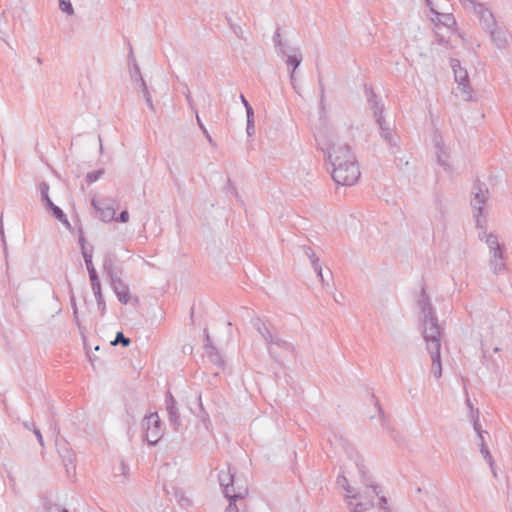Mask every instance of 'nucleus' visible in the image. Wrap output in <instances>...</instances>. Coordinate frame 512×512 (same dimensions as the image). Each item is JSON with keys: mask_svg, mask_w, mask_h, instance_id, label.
<instances>
[{"mask_svg": "<svg viewBox=\"0 0 512 512\" xmlns=\"http://www.w3.org/2000/svg\"><path fill=\"white\" fill-rule=\"evenodd\" d=\"M241 100L247 109V117L248 121H250V118L253 116L252 108L250 107V105L248 104L247 100L244 98L243 95H241Z\"/></svg>", "mask_w": 512, "mask_h": 512, "instance_id": "13", "label": "nucleus"}, {"mask_svg": "<svg viewBox=\"0 0 512 512\" xmlns=\"http://www.w3.org/2000/svg\"><path fill=\"white\" fill-rule=\"evenodd\" d=\"M86 263H87V268L89 270L91 282L97 281L98 277L96 275V271H95L94 267L92 266L91 262L86 261Z\"/></svg>", "mask_w": 512, "mask_h": 512, "instance_id": "11", "label": "nucleus"}, {"mask_svg": "<svg viewBox=\"0 0 512 512\" xmlns=\"http://www.w3.org/2000/svg\"><path fill=\"white\" fill-rule=\"evenodd\" d=\"M487 242L490 244L491 248L494 250V255L497 256V252L499 250L498 243L495 238L489 236Z\"/></svg>", "mask_w": 512, "mask_h": 512, "instance_id": "12", "label": "nucleus"}, {"mask_svg": "<svg viewBox=\"0 0 512 512\" xmlns=\"http://www.w3.org/2000/svg\"><path fill=\"white\" fill-rule=\"evenodd\" d=\"M98 209H99L100 215L104 221H110V220L114 219V215H115L114 210H112L110 208H107V209L98 208Z\"/></svg>", "mask_w": 512, "mask_h": 512, "instance_id": "6", "label": "nucleus"}, {"mask_svg": "<svg viewBox=\"0 0 512 512\" xmlns=\"http://www.w3.org/2000/svg\"><path fill=\"white\" fill-rule=\"evenodd\" d=\"M121 222L125 223L129 220V213L127 211H123L121 214H120V219H119Z\"/></svg>", "mask_w": 512, "mask_h": 512, "instance_id": "16", "label": "nucleus"}, {"mask_svg": "<svg viewBox=\"0 0 512 512\" xmlns=\"http://www.w3.org/2000/svg\"><path fill=\"white\" fill-rule=\"evenodd\" d=\"M226 512H238V508L235 504L230 503L229 507L227 508Z\"/></svg>", "mask_w": 512, "mask_h": 512, "instance_id": "17", "label": "nucleus"}, {"mask_svg": "<svg viewBox=\"0 0 512 512\" xmlns=\"http://www.w3.org/2000/svg\"><path fill=\"white\" fill-rule=\"evenodd\" d=\"M299 60L296 57H289L288 58V64L293 66V69H295L299 65Z\"/></svg>", "mask_w": 512, "mask_h": 512, "instance_id": "15", "label": "nucleus"}, {"mask_svg": "<svg viewBox=\"0 0 512 512\" xmlns=\"http://www.w3.org/2000/svg\"><path fill=\"white\" fill-rule=\"evenodd\" d=\"M36 436L40 442H42V435L39 432H36Z\"/></svg>", "mask_w": 512, "mask_h": 512, "instance_id": "20", "label": "nucleus"}, {"mask_svg": "<svg viewBox=\"0 0 512 512\" xmlns=\"http://www.w3.org/2000/svg\"><path fill=\"white\" fill-rule=\"evenodd\" d=\"M145 426L147 428L146 438L149 443H156L161 438V428L159 416L157 414H150L145 419Z\"/></svg>", "mask_w": 512, "mask_h": 512, "instance_id": "4", "label": "nucleus"}, {"mask_svg": "<svg viewBox=\"0 0 512 512\" xmlns=\"http://www.w3.org/2000/svg\"><path fill=\"white\" fill-rule=\"evenodd\" d=\"M92 289L93 292L98 300L99 303L102 301V294H101V285L99 280L92 282Z\"/></svg>", "mask_w": 512, "mask_h": 512, "instance_id": "7", "label": "nucleus"}, {"mask_svg": "<svg viewBox=\"0 0 512 512\" xmlns=\"http://www.w3.org/2000/svg\"><path fill=\"white\" fill-rule=\"evenodd\" d=\"M46 204L51 209L53 215L59 221L65 223V224H69L65 214L63 213V211L58 206L54 205V203L51 201L50 198H47V203Z\"/></svg>", "mask_w": 512, "mask_h": 512, "instance_id": "5", "label": "nucleus"}, {"mask_svg": "<svg viewBox=\"0 0 512 512\" xmlns=\"http://www.w3.org/2000/svg\"><path fill=\"white\" fill-rule=\"evenodd\" d=\"M476 199L478 200V203H483L485 200V195L482 194L481 196L479 194L476 195Z\"/></svg>", "mask_w": 512, "mask_h": 512, "instance_id": "18", "label": "nucleus"}, {"mask_svg": "<svg viewBox=\"0 0 512 512\" xmlns=\"http://www.w3.org/2000/svg\"><path fill=\"white\" fill-rule=\"evenodd\" d=\"M40 188H41V193H42L45 201L47 202V198H49V195H48L49 187H48L47 184L44 183V184L41 185Z\"/></svg>", "mask_w": 512, "mask_h": 512, "instance_id": "14", "label": "nucleus"}, {"mask_svg": "<svg viewBox=\"0 0 512 512\" xmlns=\"http://www.w3.org/2000/svg\"><path fill=\"white\" fill-rule=\"evenodd\" d=\"M424 337L426 341L431 340L433 344L434 356L432 358V369L435 373V376L439 378L441 376V363H440V331L439 328L430 321L429 325L426 326L424 331Z\"/></svg>", "mask_w": 512, "mask_h": 512, "instance_id": "3", "label": "nucleus"}, {"mask_svg": "<svg viewBox=\"0 0 512 512\" xmlns=\"http://www.w3.org/2000/svg\"><path fill=\"white\" fill-rule=\"evenodd\" d=\"M119 298L122 302L126 303L128 301L126 294H119Z\"/></svg>", "mask_w": 512, "mask_h": 512, "instance_id": "19", "label": "nucleus"}, {"mask_svg": "<svg viewBox=\"0 0 512 512\" xmlns=\"http://www.w3.org/2000/svg\"><path fill=\"white\" fill-rule=\"evenodd\" d=\"M225 495L228 498H230L234 503L237 502L238 500H242L244 498V496L240 495V494H231L228 486L225 488Z\"/></svg>", "mask_w": 512, "mask_h": 512, "instance_id": "10", "label": "nucleus"}, {"mask_svg": "<svg viewBox=\"0 0 512 512\" xmlns=\"http://www.w3.org/2000/svg\"><path fill=\"white\" fill-rule=\"evenodd\" d=\"M118 343H122L124 346H128L130 343V340L128 338H125L121 332H118L116 339L114 341H112L111 344L117 345Z\"/></svg>", "mask_w": 512, "mask_h": 512, "instance_id": "9", "label": "nucleus"}, {"mask_svg": "<svg viewBox=\"0 0 512 512\" xmlns=\"http://www.w3.org/2000/svg\"><path fill=\"white\" fill-rule=\"evenodd\" d=\"M63 512H67V511H63Z\"/></svg>", "mask_w": 512, "mask_h": 512, "instance_id": "21", "label": "nucleus"}, {"mask_svg": "<svg viewBox=\"0 0 512 512\" xmlns=\"http://www.w3.org/2000/svg\"><path fill=\"white\" fill-rule=\"evenodd\" d=\"M348 505L353 512H364L369 507L374 505V499H378L379 503L385 502L384 498L379 497L378 492L374 487L366 488L363 492L348 495Z\"/></svg>", "mask_w": 512, "mask_h": 512, "instance_id": "2", "label": "nucleus"}, {"mask_svg": "<svg viewBox=\"0 0 512 512\" xmlns=\"http://www.w3.org/2000/svg\"><path fill=\"white\" fill-rule=\"evenodd\" d=\"M330 160L335 182L341 185H353L358 180L360 172L349 151H337L330 155Z\"/></svg>", "mask_w": 512, "mask_h": 512, "instance_id": "1", "label": "nucleus"}, {"mask_svg": "<svg viewBox=\"0 0 512 512\" xmlns=\"http://www.w3.org/2000/svg\"><path fill=\"white\" fill-rule=\"evenodd\" d=\"M60 8L67 14H73V7L69 0H60Z\"/></svg>", "mask_w": 512, "mask_h": 512, "instance_id": "8", "label": "nucleus"}]
</instances>
